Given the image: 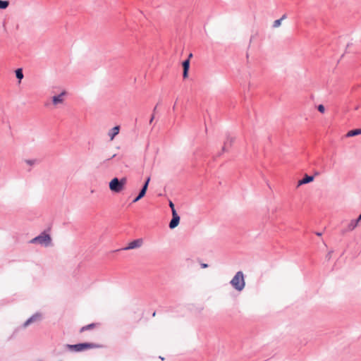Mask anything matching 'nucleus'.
<instances>
[{
  "label": "nucleus",
  "mask_w": 361,
  "mask_h": 361,
  "mask_svg": "<svg viewBox=\"0 0 361 361\" xmlns=\"http://www.w3.org/2000/svg\"><path fill=\"white\" fill-rule=\"evenodd\" d=\"M102 345L99 344L94 343H78L74 345H66V348L71 350L75 352H80L82 350H85L87 349H92V348H99Z\"/></svg>",
  "instance_id": "1"
},
{
  "label": "nucleus",
  "mask_w": 361,
  "mask_h": 361,
  "mask_svg": "<svg viewBox=\"0 0 361 361\" xmlns=\"http://www.w3.org/2000/svg\"><path fill=\"white\" fill-rule=\"evenodd\" d=\"M230 283L235 290L241 291L245 285L243 273L241 271H238Z\"/></svg>",
  "instance_id": "2"
},
{
  "label": "nucleus",
  "mask_w": 361,
  "mask_h": 361,
  "mask_svg": "<svg viewBox=\"0 0 361 361\" xmlns=\"http://www.w3.org/2000/svg\"><path fill=\"white\" fill-rule=\"evenodd\" d=\"M126 183V178H122L121 179L114 178L109 183V188L112 192L118 193L123 190Z\"/></svg>",
  "instance_id": "3"
},
{
  "label": "nucleus",
  "mask_w": 361,
  "mask_h": 361,
  "mask_svg": "<svg viewBox=\"0 0 361 361\" xmlns=\"http://www.w3.org/2000/svg\"><path fill=\"white\" fill-rule=\"evenodd\" d=\"M51 241V238L50 235L45 232L42 233L39 235L32 238L30 240L31 243H39L41 245H44L45 246H48L50 245Z\"/></svg>",
  "instance_id": "4"
},
{
  "label": "nucleus",
  "mask_w": 361,
  "mask_h": 361,
  "mask_svg": "<svg viewBox=\"0 0 361 361\" xmlns=\"http://www.w3.org/2000/svg\"><path fill=\"white\" fill-rule=\"evenodd\" d=\"M143 243L142 238L134 240L128 243V246L123 247L122 250H128L140 247Z\"/></svg>",
  "instance_id": "5"
},
{
  "label": "nucleus",
  "mask_w": 361,
  "mask_h": 361,
  "mask_svg": "<svg viewBox=\"0 0 361 361\" xmlns=\"http://www.w3.org/2000/svg\"><path fill=\"white\" fill-rule=\"evenodd\" d=\"M172 219L169 223V228L171 229L176 228L180 221V216L178 215L176 210H173V214H172Z\"/></svg>",
  "instance_id": "6"
},
{
  "label": "nucleus",
  "mask_w": 361,
  "mask_h": 361,
  "mask_svg": "<svg viewBox=\"0 0 361 361\" xmlns=\"http://www.w3.org/2000/svg\"><path fill=\"white\" fill-rule=\"evenodd\" d=\"M66 94V91H63L61 94L55 95L52 97V102L54 105L62 104L64 101L63 97Z\"/></svg>",
  "instance_id": "7"
},
{
  "label": "nucleus",
  "mask_w": 361,
  "mask_h": 361,
  "mask_svg": "<svg viewBox=\"0 0 361 361\" xmlns=\"http://www.w3.org/2000/svg\"><path fill=\"white\" fill-rule=\"evenodd\" d=\"M42 318V314L40 313H35L32 317H30L23 324L24 327H27L30 324L40 320Z\"/></svg>",
  "instance_id": "8"
},
{
  "label": "nucleus",
  "mask_w": 361,
  "mask_h": 361,
  "mask_svg": "<svg viewBox=\"0 0 361 361\" xmlns=\"http://www.w3.org/2000/svg\"><path fill=\"white\" fill-rule=\"evenodd\" d=\"M183 78H187L188 76V71L190 68V60L189 59L185 60L183 63Z\"/></svg>",
  "instance_id": "9"
},
{
  "label": "nucleus",
  "mask_w": 361,
  "mask_h": 361,
  "mask_svg": "<svg viewBox=\"0 0 361 361\" xmlns=\"http://www.w3.org/2000/svg\"><path fill=\"white\" fill-rule=\"evenodd\" d=\"M314 180V176L305 175L301 180L298 183V186H300L304 184L309 183Z\"/></svg>",
  "instance_id": "10"
},
{
  "label": "nucleus",
  "mask_w": 361,
  "mask_h": 361,
  "mask_svg": "<svg viewBox=\"0 0 361 361\" xmlns=\"http://www.w3.org/2000/svg\"><path fill=\"white\" fill-rule=\"evenodd\" d=\"M119 130L120 127L118 126L114 127L109 130L108 135L111 140H113L114 137L119 133Z\"/></svg>",
  "instance_id": "11"
},
{
  "label": "nucleus",
  "mask_w": 361,
  "mask_h": 361,
  "mask_svg": "<svg viewBox=\"0 0 361 361\" xmlns=\"http://www.w3.org/2000/svg\"><path fill=\"white\" fill-rule=\"evenodd\" d=\"M233 142V138L232 137H231L230 135H228L226 137V140L224 141V144L222 147V151L226 152L227 150V147H231L232 145Z\"/></svg>",
  "instance_id": "12"
},
{
  "label": "nucleus",
  "mask_w": 361,
  "mask_h": 361,
  "mask_svg": "<svg viewBox=\"0 0 361 361\" xmlns=\"http://www.w3.org/2000/svg\"><path fill=\"white\" fill-rule=\"evenodd\" d=\"M99 326V323H92V324H87L86 326H82L80 329V332L82 333V332H84L85 331H87V330H92V329H93L95 327Z\"/></svg>",
  "instance_id": "13"
},
{
  "label": "nucleus",
  "mask_w": 361,
  "mask_h": 361,
  "mask_svg": "<svg viewBox=\"0 0 361 361\" xmlns=\"http://www.w3.org/2000/svg\"><path fill=\"white\" fill-rule=\"evenodd\" d=\"M357 225H358L357 221H356L355 219H353L349 223L346 231H353L357 226Z\"/></svg>",
  "instance_id": "14"
},
{
  "label": "nucleus",
  "mask_w": 361,
  "mask_h": 361,
  "mask_svg": "<svg viewBox=\"0 0 361 361\" xmlns=\"http://www.w3.org/2000/svg\"><path fill=\"white\" fill-rule=\"evenodd\" d=\"M361 134V129H354L350 130L346 134V137H353Z\"/></svg>",
  "instance_id": "15"
},
{
  "label": "nucleus",
  "mask_w": 361,
  "mask_h": 361,
  "mask_svg": "<svg viewBox=\"0 0 361 361\" xmlns=\"http://www.w3.org/2000/svg\"><path fill=\"white\" fill-rule=\"evenodd\" d=\"M16 76L20 80L23 78V70L21 68H18L16 71Z\"/></svg>",
  "instance_id": "16"
},
{
  "label": "nucleus",
  "mask_w": 361,
  "mask_h": 361,
  "mask_svg": "<svg viewBox=\"0 0 361 361\" xmlns=\"http://www.w3.org/2000/svg\"><path fill=\"white\" fill-rule=\"evenodd\" d=\"M9 5V2L8 1H2L0 0V8L6 9Z\"/></svg>",
  "instance_id": "17"
},
{
  "label": "nucleus",
  "mask_w": 361,
  "mask_h": 361,
  "mask_svg": "<svg viewBox=\"0 0 361 361\" xmlns=\"http://www.w3.org/2000/svg\"><path fill=\"white\" fill-rule=\"evenodd\" d=\"M149 181H150V177H148L147 178V180H145L142 189L147 191Z\"/></svg>",
  "instance_id": "18"
},
{
  "label": "nucleus",
  "mask_w": 361,
  "mask_h": 361,
  "mask_svg": "<svg viewBox=\"0 0 361 361\" xmlns=\"http://www.w3.org/2000/svg\"><path fill=\"white\" fill-rule=\"evenodd\" d=\"M149 181H150V177H148L147 178V180H145L142 189L147 191Z\"/></svg>",
  "instance_id": "19"
},
{
  "label": "nucleus",
  "mask_w": 361,
  "mask_h": 361,
  "mask_svg": "<svg viewBox=\"0 0 361 361\" xmlns=\"http://www.w3.org/2000/svg\"><path fill=\"white\" fill-rule=\"evenodd\" d=\"M281 19H278V20H274V23H273V27L276 28V27H278L281 25Z\"/></svg>",
  "instance_id": "20"
},
{
  "label": "nucleus",
  "mask_w": 361,
  "mask_h": 361,
  "mask_svg": "<svg viewBox=\"0 0 361 361\" xmlns=\"http://www.w3.org/2000/svg\"><path fill=\"white\" fill-rule=\"evenodd\" d=\"M25 162L27 164H29L30 166H32L37 162V159H27V160H25Z\"/></svg>",
  "instance_id": "21"
},
{
  "label": "nucleus",
  "mask_w": 361,
  "mask_h": 361,
  "mask_svg": "<svg viewBox=\"0 0 361 361\" xmlns=\"http://www.w3.org/2000/svg\"><path fill=\"white\" fill-rule=\"evenodd\" d=\"M317 109L319 112L321 113H324L325 111V108H324V106L322 105V104H319L318 106H317Z\"/></svg>",
  "instance_id": "22"
},
{
  "label": "nucleus",
  "mask_w": 361,
  "mask_h": 361,
  "mask_svg": "<svg viewBox=\"0 0 361 361\" xmlns=\"http://www.w3.org/2000/svg\"><path fill=\"white\" fill-rule=\"evenodd\" d=\"M146 192H147L146 190H143V189H141V190H140V192H139V194H138V195H139L141 198H142V197L145 195Z\"/></svg>",
  "instance_id": "23"
},
{
  "label": "nucleus",
  "mask_w": 361,
  "mask_h": 361,
  "mask_svg": "<svg viewBox=\"0 0 361 361\" xmlns=\"http://www.w3.org/2000/svg\"><path fill=\"white\" fill-rule=\"evenodd\" d=\"M169 206L171 208L172 214H173V210H176V209L174 208V204L171 201L169 202Z\"/></svg>",
  "instance_id": "24"
},
{
  "label": "nucleus",
  "mask_w": 361,
  "mask_h": 361,
  "mask_svg": "<svg viewBox=\"0 0 361 361\" xmlns=\"http://www.w3.org/2000/svg\"><path fill=\"white\" fill-rule=\"evenodd\" d=\"M141 199V197L137 195L133 200V202L135 203V202H137V201H139Z\"/></svg>",
  "instance_id": "25"
},
{
  "label": "nucleus",
  "mask_w": 361,
  "mask_h": 361,
  "mask_svg": "<svg viewBox=\"0 0 361 361\" xmlns=\"http://www.w3.org/2000/svg\"><path fill=\"white\" fill-rule=\"evenodd\" d=\"M207 267H208L207 264H205V263H202L201 264V267L202 268H207Z\"/></svg>",
  "instance_id": "26"
},
{
  "label": "nucleus",
  "mask_w": 361,
  "mask_h": 361,
  "mask_svg": "<svg viewBox=\"0 0 361 361\" xmlns=\"http://www.w3.org/2000/svg\"><path fill=\"white\" fill-rule=\"evenodd\" d=\"M154 118V114H153L152 117H151V118H150L149 123H152V122L153 121Z\"/></svg>",
  "instance_id": "27"
},
{
  "label": "nucleus",
  "mask_w": 361,
  "mask_h": 361,
  "mask_svg": "<svg viewBox=\"0 0 361 361\" xmlns=\"http://www.w3.org/2000/svg\"><path fill=\"white\" fill-rule=\"evenodd\" d=\"M355 220L357 221V223H359V221L361 220V214L359 215L358 218Z\"/></svg>",
  "instance_id": "28"
},
{
  "label": "nucleus",
  "mask_w": 361,
  "mask_h": 361,
  "mask_svg": "<svg viewBox=\"0 0 361 361\" xmlns=\"http://www.w3.org/2000/svg\"><path fill=\"white\" fill-rule=\"evenodd\" d=\"M286 18V15L284 14L282 16V17L280 19H281V21H282L283 20H284Z\"/></svg>",
  "instance_id": "29"
},
{
  "label": "nucleus",
  "mask_w": 361,
  "mask_h": 361,
  "mask_svg": "<svg viewBox=\"0 0 361 361\" xmlns=\"http://www.w3.org/2000/svg\"><path fill=\"white\" fill-rule=\"evenodd\" d=\"M319 174H320L319 172H317V171L314 172V176H319Z\"/></svg>",
  "instance_id": "30"
},
{
  "label": "nucleus",
  "mask_w": 361,
  "mask_h": 361,
  "mask_svg": "<svg viewBox=\"0 0 361 361\" xmlns=\"http://www.w3.org/2000/svg\"><path fill=\"white\" fill-rule=\"evenodd\" d=\"M155 111H157V106H155V107L154 108V109H153V113H154V114L155 113Z\"/></svg>",
  "instance_id": "31"
},
{
  "label": "nucleus",
  "mask_w": 361,
  "mask_h": 361,
  "mask_svg": "<svg viewBox=\"0 0 361 361\" xmlns=\"http://www.w3.org/2000/svg\"><path fill=\"white\" fill-rule=\"evenodd\" d=\"M331 252H329V253H328V255H327V256H328V257H329V258H330V257H331Z\"/></svg>",
  "instance_id": "32"
},
{
  "label": "nucleus",
  "mask_w": 361,
  "mask_h": 361,
  "mask_svg": "<svg viewBox=\"0 0 361 361\" xmlns=\"http://www.w3.org/2000/svg\"><path fill=\"white\" fill-rule=\"evenodd\" d=\"M316 234H317V235H319V236H320V235H322V233H319V232H318V233H316Z\"/></svg>",
  "instance_id": "33"
},
{
  "label": "nucleus",
  "mask_w": 361,
  "mask_h": 361,
  "mask_svg": "<svg viewBox=\"0 0 361 361\" xmlns=\"http://www.w3.org/2000/svg\"><path fill=\"white\" fill-rule=\"evenodd\" d=\"M192 56V54H190L189 56H188V59H190V58H191Z\"/></svg>",
  "instance_id": "34"
},
{
  "label": "nucleus",
  "mask_w": 361,
  "mask_h": 361,
  "mask_svg": "<svg viewBox=\"0 0 361 361\" xmlns=\"http://www.w3.org/2000/svg\"><path fill=\"white\" fill-rule=\"evenodd\" d=\"M116 156V154H113L112 157L110 159L114 158Z\"/></svg>",
  "instance_id": "35"
}]
</instances>
